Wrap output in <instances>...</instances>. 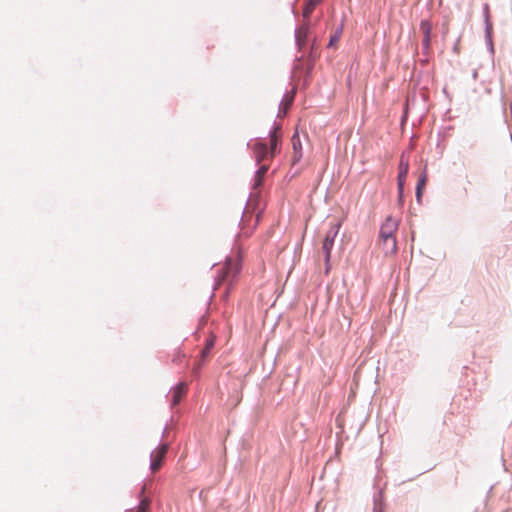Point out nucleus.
Instances as JSON below:
<instances>
[{
	"instance_id": "39448f33",
	"label": "nucleus",
	"mask_w": 512,
	"mask_h": 512,
	"mask_svg": "<svg viewBox=\"0 0 512 512\" xmlns=\"http://www.w3.org/2000/svg\"><path fill=\"white\" fill-rule=\"evenodd\" d=\"M399 174L397 179V186H398V193H399V199L402 200L403 197V191H404V184L406 181V177L409 170V161L407 158H405L404 155L401 156L400 162H399Z\"/></svg>"
},
{
	"instance_id": "f3484780",
	"label": "nucleus",
	"mask_w": 512,
	"mask_h": 512,
	"mask_svg": "<svg viewBox=\"0 0 512 512\" xmlns=\"http://www.w3.org/2000/svg\"><path fill=\"white\" fill-rule=\"evenodd\" d=\"M292 101H293V96L291 97H287L283 102H282V106H283V111L284 113H286V111L289 109V107L291 106L292 104Z\"/></svg>"
},
{
	"instance_id": "4be33fe9",
	"label": "nucleus",
	"mask_w": 512,
	"mask_h": 512,
	"mask_svg": "<svg viewBox=\"0 0 512 512\" xmlns=\"http://www.w3.org/2000/svg\"><path fill=\"white\" fill-rule=\"evenodd\" d=\"M145 490H146V486L144 485V486L142 487V490H141V496L144 494Z\"/></svg>"
},
{
	"instance_id": "a211bd4d",
	"label": "nucleus",
	"mask_w": 512,
	"mask_h": 512,
	"mask_svg": "<svg viewBox=\"0 0 512 512\" xmlns=\"http://www.w3.org/2000/svg\"><path fill=\"white\" fill-rule=\"evenodd\" d=\"M484 14H485L486 22L488 24L489 23V17H490V10H489V5L488 4H485V6H484Z\"/></svg>"
},
{
	"instance_id": "7ed1b4c3",
	"label": "nucleus",
	"mask_w": 512,
	"mask_h": 512,
	"mask_svg": "<svg viewBox=\"0 0 512 512\" xmlns=\"http://www.w3.org/2000/svg\"><path fill=\"white\" fill-rule=\"evenodd\" d=\"M340 226H341L340 223L333 224L331 226V228L328 230V232H327V234L325 236V239L323 240L322 250H323V252L325 254V262H326V264H328L329 261H330L331 250H332L333 245H334V240H335L336 236L338 235Z\"/></svg>"
},
{
	"instance_id": "1a4fd4ad",
	"label": "nucleus",
	"mask_w": 512,
	"mask_h": 512,
	"mask_svg": "<svg viewBox=\"0 0 512 512\" xmlns=\"http://www.w3.org/2000/svg\"><path fill=\"white\" fill-rule=\"evenodd\" d=\"M187 393V384L185 382H180L172 392V405L176 406L180 403L182 398Z\"/></svg>"
},
{
	"instance_id": "4468645a",
	"label": "nucleus",
	"mask_w": 512,
	"mask_h": 512,
	"mask_svg": "<svg viewBox=\"0 0 512 512\" xmlns=\"http://www.w3.org/2000/svg\"><path fill=\"white\" fill-rule=\"evenodd\" d=\"M420 30L424 34L423 43L425 46H428L430 43V32H431V25L428 21H422L420 24Z\"/></svg>"
},
{
	"instance_id": "9d476101",
	"label": "nucleus",
	"mask_w": 512,
	"mask_h": 512,
	"mask_svg": "<svg viewBox=\"0 0 512 512\" xmlns=\"http://www.w3.org/2000/svg\"><path fill=\"white\" fill-rule=\"evenodd\" d=\"M292 147H293V163H297L302 158V144L298 133L292 136Z\"/></svg>"
},
{
	"instance_id": "20e7f679",
	"label": "nucleus",
	"mask_w": 512,
	"mask_h": 512,
	"mask_svg": "<svg viewBox=\"0 0 512 512\" xmlns=\"http://www.w3.org/2000/svg\"><path fill=\"white\" fill-rule=\"evenodd\" d=\"M168 452V444H162L151 453V466L152 473H156L162 467L163 461Z\"/></svg>"
},
{
	"instance_id": "ddd939ff",
	"label": "nucleus",
	"mask_w": 512,
	"mask_h": 512,
	"mask_svg": "<svg viewBox=\"0 0 512 512\" xmlns=\"http://www.w3.org/2000/svg\"><path fill=\"white\" fill-rule=\"evenodd\" d=\"M321 0H308L303 9V17L308 20L315 7L320 3Z\"/></svg>"
},
{
	"instance_id": "412c9836",
	"label": "nucleus",
	"mask_w": 512,
	"mask_h": 512,
	"mask_svg": "<svg viewBox=\"0 0 512 512\" xmlns=\"http://www.w3.org/2000/svg\"><path fill=\"white\" fill-rule=\"evenodd\" d=\"M339 39V36H332L329 42V46H332L335 42H337Z\"/></svg>"
},
{
	"instance_id": "2eb2a0df",
	"label": "nucleus",
	"mask_w": 512,
	"mask_h": 512,
	"mask_svg": "<svg viewBox=\"0 0 512 512\" xmlns=\"http://www.w3.org/2000/svg\"><path fill=\"white\" fill-rule=\"evenodd\" d=\"M150 503H151V501L148 497H141V500L137 507L136 512H150L149 511Z\"/></svg>"
},
{
	"instance_id": "6ab92c4d",
	"label": "nucleus",
	"mask_w": 512,
	"mask_h": 512,
	"mask_svg": "<svg viewBox=\"0 0 512 512\" xmlns=\"http://www.w3.org/2000/svg\"><path fill=\"white\" fill-rule=\"evenodd\" d=\"M423 188H420L419 186L416 187V198H417V201L420 202L421 201V196H422V192H423Z\"/></svg>"
},
{
	"instance_id": "9b49d317",
	"label": "nucleus",
	"mask_w": 512,
	"mask_h": 512,
	"mask_svg": "<svg viewBox=\"0 0 512 512\" xmlns=\"http://www.w3.org/2000/svg\"><path fill=\"white\" fill-rule=\"evenodd\" d=\"M385 255H393L397 251L396 238H381L380 239Z\"/></svg>"
},
{
	"instance_id": "f257e3e1",
	"label": "nucleus",
	"mask_w": 512,
	"mask_h": 512,
	"mask_svg": "<svg viewBox=\"0 0 512 512\" xmlns=\"http://www.w3.org/2000/svg\"><path fill=\"white\" fill-rule=\"evenodd\" d=\"M241 269L240 259L238 257L228 258L224 265L217 269L215 288L222 284H227L226 296L237 281Z\"/></svg>"
},
{
	"instance_id": "423d86ee",
	"label": "nucleus",
	"mask_w": 512,
	"mask_h": 512,
	"mask_svg": "<svg viewBox=\"0 0 512 512\" xmlns=\"http://www.w3.org/2000/svg\"><path fill=\"white\" fill-rule=\"evenodd\" d=\"M398 230V221L392 217H387L385 222L380 228L381 238H395V233Z\"/></svg>"
},
{
	"instance_id": "f8f14e48",
	"label": "nucleus",
	"mask_w": 512,
	"mask_h": 512,
	"mask_svg": "<svg viewBox=\"0 0 512 512\" xmlns=\"http://www.w3.org/2000/svg\"><path fill=\"white\" fill-rule=\"evenodd\" d=\"M268 169H269V165L263 164L256 171L255 178H254V184H253L254 189H258L262 185L263 179H264Z\"/></svg>"
},
{
	"instance_id": "f03ea898",
	"label": "nucleus",
	"mask_w": 512,
	"mask_h": 512,
	"mask_svg": "<svg viewBox=\"0 0 512 512\" xmlns=\"http://www.w3.org/2000/svg\"><path fill=\"white\" fill-rule=\"evenodd\" d=\"M279 127H274V129L270 132L269 135V147L267 144L261 140H257L253 146L252 151L256 162L259 164L265 160H270L275 157L277 154V146L279 140Z\"/></svg>"
},
{
	"instance_id": "dca6fc26",
	"label": "nucleus",
	"mask_w": 512,
	"mask_h": 512,
	"mask_svg": "<svg viewBox=\"0 0 512 512\" xmlns=\"http://www.w3.org/2000/svg\"><path fill=\"white\" fill-rule=\"evenodd\" d=\"M427 180H428V176H427L426 171H424L423 173H421V175L418 179L417 186L424 189L426 186Z\"/></svg>"
},
{
	"instance_id": "6e6552de",
	"label": "nucleus",
	"mask_w": 512,
	"mask_h": 512,
	"mask_svg": "<svg viewBox=\"0 0 512 512\" xmlns=\"http://www.w3.org/2000/svg\"><path fill=\"white\" fill-rule=\"evenodd\" d=\"M308 33H309L308 22H305L296 30V42L300 49L306 45Z\"/></svg>"
},
{
	"instance_id": "0eeeda50",
	"label": "nucleus",
	"mask_w": 512,
	"mask_h": 512,
	"mask_svg": "<svg viewBox=\"0 0 512 512\" xmlns=\"http://www.w3.org/2000/svg\"><path fill=\"white\" fill-rule=\"evenodd\" d=\"M215 341H216V337L214 335H210V337L206 340L205 346H204L203 350L201 351L200 360L198 361V363L196 364V366L193 369L194 373H197L199 371V369L201 368L203 363L210 356V352L215 345Z\"/></svg>"
},
{
	"instance_id": "aec40b11",
	"label": "nucleus",
	"mask_w": 512,
	"mask_h": 512,
	"mask_svg": "<svg viewBox=\"0 0 512 512\" xmlns=\"http://www.w3.org/2000/svg\"><path fill=\"white\" fill-rule=\"evenodd\" d=\"M184 357V354L177 352L176 356L173 358V362H181Z\"/></svg>"
}]
</instances>
